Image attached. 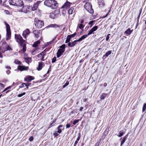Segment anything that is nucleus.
I'll return each mask as SVG.
<instances>
[{"label":"nucleus","mask_w":146,"mask_h":146,"mask_svg":"<svg viewBox=\"0 0 146 146\" xmlns=\"http://www.w3.org/2000/svg\"><path fill=\"white\" fill-rule=\"evenodd\" d=\"M79 28L81 29H83L84 27V26L82 24H81L79 25Z\"/></svg>","instance_id":"37998d69"},{"label":"nucleus","mask_w":146,"mask_h":146,"mask_svg":"<svg viewBox=\"0 0 146 146\" xmlns=\"http://www.w3.org/2000/svg\"><path fill=\"white\" fill-rule=\"evenodd\" d=\"M50 17L52 19H54L55 17V14L54 13H50Z\"/></svg>","instance_id":"c85d7f7f"},{"label":"nucleus","mask_w":146,"mask_h":146,"mask_svg":"<svg viewBox=\"0 0 146 146\" xmlns=\"http://www.w3.org/2000/svg\"><path fill=\"white\" fill-rule=\"evenodd\" d=\"M35 35V37L38 38L39 37V35L40 34V33L38 31L36 30H35L33 32Z\"/></svg>","instance_id":"4be33fe9"},{"label":"nucleus","mask_w":146,"mask_h":146,"mask_svg":"<svg viewBox=\"0 0 146 146\" xmlns=\"http://www.w3.org/2000/svg\"><path fill=\"white\" fill-rule=\"evenodd\" d=\"M133 31V30H131L130 28H128L124 32V34L127 36L130 35Z\"/></svg>","instance_id":"aec40b11"},{"label":"nucleus","mask_w":146,"mask_h":146,"mask_svg":"<svg viewBox=\"0 0 146 146\" xmlns=\"http://www.w3.org/2000/svg\"><path fill=\"white\" fill-rule=\"evenodd\" d=\"M55 39V38H53L52 39V40L50 42H49L48 43V45H49L51 43H52L53 41Z\"/></svg>","instance_id":"de8ad7c7"},{"label":"nucleus","mask_w":146,"mask_h":146,"mask_svg":"<svg viewBox=\"0 0 146 146\" xmlns=\"http://www.w3.org/2000/svg\"><path fill=\"white\" fill-rule=\"evenodd\" d=\"M27 86V84H26L25 83H22L21 85H20L19 86V88H22L24 87V86Z\"/></svg>","instance_id":"4c0bfd02"},{"label":"nucleus","mask_w":146,"mask_h":146,"mask_svg":"<svg viewBox=\"0 0 146 146\" xmlns=\"http://www.w3.org/2000/svg\"><path fill=\"white\" fill-rule=\"evenodd\" d=\"M80 135H79L78 136V138H77V139H76V140L75 141L74 143V146H76V145L77 143H78V141L80 139Z\"/></svg>","instance_id":"a878e982"},{"label":"nucleus","mask_w":146,"mask_h":146,"mask_svg":"<svg viewBox=\"0 0 146 146\" xmlns=\"http://www.w3.org/2000/svg\"><path fill=\"white\" fill-rule=\"evenodd\" d=\"M25 62L28 64H29L31 63L32 61V59L31 58L29 57L24 58Z\"/></svg>","instance_id":"5701e85b"},{"label":"nucleus","mask_w":146,"mask_h":146,"mask_svg":"<svg viewBox=\"0 0 146 146\" xmlns=\"http://www.w3.org/2000/svg\"><path fill=\"white\" fill-rule=\"evenodd\" d=\"M70 126V125L69 124H67L66 125V128H69Z\"/></svg>","instance_id":"09e8293b"},{"label":"nucleus","mask_w":146,"mask_h":146,"mask_svg":"<svg viewBox=\"0 0 146 146\" xmlns=\"http://www.w3.org/2000/svg\"><path fill=\"white\" fill-rule=\"evenodd\" d=\"M107 94L105 93H103L100 96V98L101 100L104 99L107 96Z\"/></svg>","instance_id":"393cba45"},{"label":"nucleus","mask_w":146,"mask_h":146,"mask_svg":"<svg viewBox=\"0 0 146 146\" xmlns=\"http://www.w3.org/2000/svg\"><path fill=\"white\" fill-rule=\"evenodd\" d=\"M48 76L47 75V74H45L44 75L43 77L45 78H46Z\"/></svg>","instance_id":"13d9d810"},{"label":"nucleus","mask_w":146,"mask_h":146,"mask_svg":"<svg viewBox=\"0 0 146 146\" xmlns=\"http://www.w3.org/2000/svg\"><path fill=\"white\" fill-rule=\"evenodd\" d=\"M44 56H42V58H41V60L42 61H44Z\"/></svg>","instance_id":"6e6d98bb"},{"label":"nucleus","mask_w":146,"mask_h":146,"mask_svg":"<svg viewBox=\"0 0 146 146\" xmlns=\"http://www.w3.org/2000/svg\"><path fill=\"white\" fill-rule=\"evenodd\" d=\"M30 84H31V83H27V86H26L27 87V89L28 88V86Z\"/></svg>","instance_id":"bf43d9fd"},{"label":"nucleus","mask_w":146,"mask_h":146,"mask_svg":"<svg viewBox=\"0 0 146 146\" xmlns=\"http://www.w3.org/2000/svg\"><path fill=\"white\" fill-rule=\"evenodd\" d=\"M74 9V8L72 7H71L69 10L68 11V13L69 14H72V12L73 11Z\"/></svg>","instance_id":"bb28decb"},{"label":"nucleus","mask_w":146,"mask_h":146,"mask_svg":"<svg viewBox=\"0 0 146 146\" xmlns=\"http://www.w3.org/2000/svg\"><path fill=\"white\" fill-rule=\"evenodd\" d=\"M0 86H1L3 88H4L5 85L3 84L0 83Z\"/></svg>","instance_id":"8fccbe9b"},{"label":"nucleus","mask_w":146,"mask_h":146,"mask_svg":"<svg viewBox=\"0 0 146 146\" xmlns=\"http://www.w3.org/2000/svg\"><path fill=\"white\" fill-rule=\"evenodd\" d=\"M88 0H85L84 1L85 2H86L84 6V8L85 9L91 14L93 13L94 11L92 9V5L91 4L90 2H87Z\"/></svg>","instance_id":"7ed1b4c3"},{"label":"nucleus","mask_w":146,"mask_h":146,"mask_svg":"<svg viewBox=\"0 0 146 146\" xmlns=\"http://www.w3.org/2000/svg\"><path fill=\"white\" fill-rule=\"evenodd\" d=\"M83 107H81L80 108L79 110L80 111H82V110L83 109Z\"/></svg>","instance_id":"0e129e2a"},{"label":"nucleus","mask_w":146,"mask_h":146,"mask_svg":"<svg viewBox=\"0 0 146 146\" xmlns=\"http://www.w3.org/2000/svg\"><path fill=\"white\" fill-rule=\"evenodd\" d=\"M71 39L70 38L69 36V37L68 35L66 39V40L65 43L70 42V41Z\"/></svg>","instance_id":"c756f323"},{"label":"nucleus","mask_w":146,"mask_h":146,"mask_svg":"<svg viewBox=\"0 0 146 146\" xmlns=\"http://www.w3.org/2000/svg\"><path fill=\"white\" fill-rule=\"evenodd\" d=\"M25 93L23 92V93H21V94H18L17 95V96L19 97H21L22 96H23L25 95Z\"/></svg>","instance_id":"a19ab883"},{"label":"nucleus","mask_w":146,"mask_h":146,"mask_svg":"<svg viewBox=\"0 0 146 146\" xmlns=\"http://www.w3.org/2000/svg\"><path fill=\"white\" fill-rule=\"evenodd\" d=\"M125 142V141H124V140H122V141H121V146H122V145L123 144V143Z\"/></svg>","instance_id":"864d4df0"},{"label":"nucleus","mask_w":146,"mask_h":146,"mask_svg":"<svg viewBox=\"0 0 146 146\" xmlns=\"http://www.w3.org/2000/svg\"><path fill=\"white\" fill-rule=\"evenodd\" d=\"M5 23L6 25L7 33V39H9L10 38L11 35L10 27L9 25L7 24L6 22H5Z\"/></svg>","instance_id":"6e6552de"},{"label":"nucleus","mask_w":146,"mask_h":146,"mask_svg":"<svg viewBox=\"0 0 146 146\" xmlns=\"http://www.w3.org/2000/svg\"><path fill=\"white\" fill-rule=\"evenodd\" d=\"M141 11L140 12V13H139V14L138 17V18H137V19H139V18L140 17V14H141Z\"/></svg>","instance_id":"052dcab7"},{"label":"nucleus","mask_w":146,"mask_h":146,"mask_svg":"<svg viewBox=\"0 0 146 146\" xmlns=\"http://www.w3.org/2000/svg\"><path fill=\"white\" fill-rule=\"evenodd\" d=\"M29 139L30 141H32L33 140V138L32 136H31L29 137Z\"/></svg>","instance_id":"49530a36"},{"label":"nucleus","mask_w":146,"mask_h":146,"mask_svg":"<svg viewBox=\"0 0 146 146\" xmlns=\"http://www.w3.org/2000/svg\"><path fill=\"white\" fill-rule=\"evenodd\" d=\"M14 62L15 63L17 64H21V62L18 59H15L14 61Z\"/></svg>","instance_id":"473e14b6"},{"label":"nucleus","mask_w":146,"mask_h":146,"mask_svg":"<svg viewBox=\"0 0 146 146\" xmlns=\"http://www.w3.org/2000/svg\"><path fill=\"white\" fill-rule=\"evenodd\" d=\"M55 26V25L54 24H50V25L48 26H47L46 27V28H50V27H54Z\"/></svg>","instance_id":"79ce46f5"},{"label":"nucleus","mask_w":146,"mask_h":146,"mask_svg":"<svg viewBox=\"0 0 146 146\" xmlns=\"http://www.w3.org/2000/svg\"><path fill=\"white\" fill-rule=\"evenodd\" d=\"M28 68V67L25 66H18V69L21 71L27 70Z\"/></svg>","instance_id":"dca6fc26"},{"label":"nucleus","mask_w":146,"mask_h":146,"mask_svg":"<svg viewBox=\"0 0 146 146\" xmlns=\"http://www.w3.org/2000/svg\"><path fill=\"white\" fill-rule=\"evenodd\" d=\"M127 137V135L125 136L123 138V140L124 141H125L126 140Z\"/></svg>","instance_id":"3c124183"},{"label":"nucleus","mask_w":146,"mask_h":146,"mask_svg":"<svg viewBox=\"0 0 146 146\" xmlns=\"http://www.w3.org/2000/svg\"><path fill=\"white\" fill-rule=\"evenodd\" d=\"M94 22V21H90L89 23H88V24L90 25H91L90 26V27H91L92 25L93 24V23Z\"/></svg>","instance_id":"c03bdc74"},{"label":"nucleus","mask_w":146,"mask_h":146,"mask_svg":"<svg viewBox=\"0 0 146 146\" xmlns=\"http://www.w3.org/2000/svg\"><path fill=\"white\" fill-rule=\"evenodd\" d=\"M107 86V84L106 83H105L104 84V87H106Z\"/></svg>","instance_id":"680f3d73"},{"label":"nucleus","mask_w":146,"mask_h":146,"mask_svg":"<svg viewBox=\"0 0 146 146\" xmlns=\"http://www.w3.org/2000/svg\"><path fill=\"white\" fill-rule=\"evenodd\" d=\"M76 35V33H74L73 34L68 35L69 37V36L70 38H73L74 36Z\"/></svg>","instance_id":"58836bf2"},{"label":"nucleus","mask_w":146,"mask_h":146,"mask_svg":"<svg viewBox=\"0 0 146 146\" xmlns=\"http://www.w3.org/2000/svg\"><path fill=\"white\" fill-rule=\"evenodd\" d=\"M146 109V103H145L144 104L143 109H142V112H144Z\"/></svg>","instance_id":"f704fd0d"},{"label":"nucleus","mask_w":146,"mask_h":146,"mask_svg":"<svg viewBox=\"0 0 146 146\" xmlns=\"http://www.w3.org/2000/svg\"><path fill=\"white\" fill-rule=\"evenodd\" d=\"M55 29L56 28V27H58V25H57L55 24Z\"/></svg>","instance_id":"338daca9"},{"label":"nucleus","mask_w":146,"mask_h":146,"mask_svg":"<svg viewBox=\"0 0 146 146\" xmlns=\"http://www.w3.org/2000/svg\"><path fill=\"white\" fill-rule=\"evenodd\" d=\"M69 84V82L68 81H67L66 82V83L63 85V88H64L66 87Z\"/></svg>","instance_id":"e433bc0d"},{"label":"nucleus","mask_w":146,"mask_h":146,"mask_svg":"<svg viewBox=\"0 0 146 146\" xmlns=\"http://www.w3.org/2000/svg\"><path fill=\"white\" fill-rule=\"evenodd\" d=\"M15 38L16 39V41L19 43L21 46L23 47L24 44H26L25 40H23L20 35L15 34Z\"/></svg>","instance_id":"20e7f679"},{"label":"nucleus","mask_w":146,"mask_h":146,"mask_svg":"<svg viewBox=\"0 0 146 146\" xmlns=\"http://www.w3.org/2000/svg\"><path fill=\"white\" fill-rule=\"evenodd\" d=\"M63 127V125H60L58 126L57 128V132H55V137L58 135L59 134H59L61 133L62 131V128Z\"/></svg>","instance_id":"9b49d317"},{"label":"nucleus","mask_w":146,"mask_h":146,"mask_svg":"<svg viewBox=\"0 0 146 146\" xmlns=\"http://www.w3.org/2000/svg\"><path fill=\"white\" fill-rule=\"evenodd\" d=\"M55 62V57H54L52 59V62L54 63Z\"/></svg>","instance_id":"4d7b16f0"},{"label":"nucleus","mask_w":146,"mask_h":146,"mask_svg":"<svg viewBox=\"0 0 146 146\" xmlns=\"http://www.w3.org/2000/svg\"><path fill=\"white\" fill-rule=\"evenodd\" d=\"M84 23V20H82L81 21V24H82Z\"/></svg>","instance_id":"69168bd1"},{"label":"nucleus","mask_w":146,"mask_h":146,"mask_svg":"<svg viewBox=\"0 0 146 146\" xmlns=\"http://www.w3.org/2000/svg\"><path fill=\"white\" fill-rule=\"evenodd\" d=\"M79 42L78 40H74L72 42H69L68 44V46L70 47H73L76 44L77 42Z\"/></svg>","instance_id":"ddd939ff"},{"label":"nucleus","mask_w":146,"mask_h":146,"mask_svg":"<svg viewBox=\"0 0 146 146\" xmlns=\"http://www.w3.org/2000/svg\"><path fill=\"white\" fill-rule=\"evenodd\" d=\"M44 66V63L42 62H40L38 63V66L37 67V69L38 70H40Z\"/></svg>","instance_id":"f3484780"},{"label":"nucleus","mask_w":146,"mask_h":146,"mask_svg":"<svg viewBox=\"0 0 146 146\" xmlns=\"http://www.w3.org/2000/svg\"><path fill=\"white\" fill-rule=\"evenodd\" d=\"M81 120V119L74 120V121L73 124L74 125H75L77 123H78V121Z\"/></svg>","instance_id":"ea45409f"},{"label":"nucleus","mask_w":146,"mask_h":146,"mask_svg":"<svg viewBox=\"0 0 146 146\" xmlns=\"http://www.w3.org/2000/svg\"><path fill=\"white\" fill-rule=\"evenodd\" d=\"M110 34H109L106 36V41H108V39H109V38H110L109 36H110Z\"/></svg>","instance_id":"a18cd8bd"},{"label":"nucleus","mask_w":146,"mask_h":146,"mask_svg":"<svg viewBox=\"0 0 146 146\" xmlns=\"http://www.w3.org/2000/svg\"><path fill=\"white\" fill-rule=\"evenodd\" d=\"M30 9V6L28 5H25L23 6L21 9L19 11L20 12H22L25 13H27L29 11V9Z\"/></svg>","instance_id":"1a4fd4ad"},{"label":"nucleus","mask_w":146,"mask_h":146,"mask_svg":"<svg viewBox=\"0 0 146 146\" xmlns=\"http://www.w3.org/2000/svg\"><path fill=\"white\" fill-rule=\"evenodd\" d=\"M98 4L100 8L103 7L105 5L104 0H99Z\"/></svg>","instance_id":"6ab92c4d"},{"label":"nucleus","mask_w":146,"mask_h":146,"mask_svg":"<svg viewBox=\"0 0 146 146\" xmlns=\"http://www.w3.org/2000/svg\"><path fill=\"white\" fill-rule=\"evenodd\" d=\"M66 45L65 44H63L60 47V48L58 50L56 53V56L57 58L60 56L65 51Z\"/></svg>","instance_id":"0eeeda50"},{"label":"nucleus","mask_w":146,"mask_h":146,"mask_svg":"<svg viewBox=\"0 0 146 146\" xmlns=\"http://www.w3.org/2000/svg\"><path fill=\"white\" fill-rule=\"evenodd\" d=\"M41 3V1H38L36 3H35L34 5L32 7H30V9L31 8L32 10L33 11H34L36 10L38 7V5Z\"/></svg>","instance_id":"9d476101"},{"label":"nucleus","mask_w":146,"mask_h":146,"mask_svg":"<svg viewBox=\"0 0 146 146\" xmlns=\"http://www.w3.org/2000/svg\"><path fill=\"white\" fill-rule=\"evenodd\" d=\"M89 35H88V33L87 34L85 35H82L79 39L78 40V41H81L82 40L86 38Z\"/></svg>","instance_id":"412c9836"},{"label":"nucleus","mask_w":146,"mask_h":146,"mask_svg":"<svg viewBox=\"0 0 146 146\" xmlns=\"http://www.w3.org/2000/svg\"><path fill=\"white\" fill-rule=\"evenodd\" d=\"M124 133L123 131H119V134L117 135L118 137H120L123 135Z\"/></svg>","instance_id":"7c9ffc66"},{"label":"nucleus","mask_w":146,"mask_h":146,"mask_svg":"<svg viewBox=\"0 0 146 146\" xmlns=\"http://www.w3.org/2000/svg\"><path fill=\"white\" fill-rule=\"evenodd\" d=\"M8 89H7V88H5L4 90L3 91V92H5V91H7V90H8Z\"/></svg>","instance_id":"e2e57ef3"},{"label":"nucleus","mask_w":146,"mask_h":146,"mask_svg":"<svg viewBox=\"0 0 146 146\" xmlns=\"http://www.w3.org/2000/svg\"><path fill=\"white\" fill-rule=\"evenodd\" d=\"M46 54V50H44L42 52L40 53L38 55H41V56H44Z\"/></svg>","instance_id":"2f4dec72"},{"label":"nucleus","mask_w":146,"mask_h":146,"mask_svg":"<svg viewBox=\"0 0 146 146\" xmlns=\"http://www.w3.org/2000/svg\"><path fill=\"white\" fill-rule=\"evenodd\" d=\"M7 88V89H9L11 88V86H9V87H8Z\"/></svg>","instance_id":"774afa93"},{"label":"nucleus","mask_w":146,"mask_h":146,"mask_svg":"<svg viewBox=\"0 0 146 146\" xmlns=\"http://www.w3.org/2000/svg\"><path fill=\"white\" fill-rule=\"evenodd\" d=\"M111 53V50H109L106 52L105 54L103 56V57L104 56H106V57H108L109 55Z\"/></svg>","instance_id":"cd10ccee"},{"label":"nucleus","mask_w":146,"mask_h":146,"mask_svg":"<svg viewBox=\"0 0 146 146\" xmlns=\"http://www.w3.org/2000/svg\"><path fill=\"white\" fill-rule=\"evenodd\" d=\"M30 33V31L29 29H27L23 31L22 35L26 39L27 35H29Z\"/></svg>","instance_id":"f8f14e48"},{"label":"nucleus","mask_w":146,"mask_h":146,"mask_svg":"<svg viewBox=\"0 0 146 146\" xmlns=\"http://www.w3.org/2000/svg\"><path fill=\"white\" fill-rule=\"evenodd\" d=\"M71 3L67 1L65 3L64 5L61 7V8H64L66 9L70 7Z\"/></svg>","instance_id":"2eb2a0df"},{"label":"nucleus","mask_w":146,"mask_h":146,"mask_svg":"<svg viewBox=\"0 0 146 146\" xmlns=\"http://www.w3.org/2000/svg\"><path fill=\"white\" fill-rule=\"evenodd\" d=\"M5 68H6L7 69H11V67L10 66H6L5 67Z\"/></svg>","instance_id":"5fc2aeb1"},{"label":"nucleus","mask_w":146,"mask_h":146,"mask_svg":"<svg viewBox=\"0 0 146 146\" xmlns=\"http://www.w3.org/2000/svg\"><path fill=\"white\" fill-rule=\"evenodd\" d=\"M9 2L11 5L18 7H21L23 5L22 0H9Z\"/></svg>","instance_id":"f03ea898"},{"label":"nucleus","mask_w":146,"mask_h":146,"mask_svg":"<svg viewBox=\"0 0 146 146\" xmlns=\"http://www.w3.org/2000/svg\"><path fill=\"white\" fill-rule=\"evenodd\" d=\"M40 44V41L39 40H37L34 43L33 46V47H37Z\"/></svg>","instance_id":"b1692460"},{"label":"nucleus","mask_w":146,"mask_h":146,"mask_svg":"<svg viewBox=\"0 0 146 146\" xmlns=\"http://www.w3.org/2000/svg\"><path fill=\"white\" fill-rule=\"evenodd\" d=\"M44 4L52 9H55V0H45Z\"/></svg>","instance_id":"39448f33"},{"label":"nucleus","mask_w":146,"mask_h":146,"mask_svg":"<svg viewBox=\"0 0 146 146\" xmlns=\"http://www.w3.org/2000/svg\"><path fill=\"white\" fill-rule=\"evenodd\" d=\"M34 78L33 77L30 76H28L25 78L24 80L28 82H30L32 80H34Z\"/></svg>","instance_id":"4468645a"},{"label":"nucleus","mask_w":146,"mask_h":146,"mask_svg":"<svg viewBox=\"0 0 146 146\" xmlns=\"http://www.w3.org/2000/svg\"><path fill=\"white\" fill-rule=\"evenodd\" d=\"M23 47L22 50H23V52L24 53L26 51V44H24L23 46Z\"/></svg>","instance_id":"72a5a7b5"},{"label":"nucleus","mask_w":146,"mask_h":146,"mask_svg":"<svg viewBox=\"0 0 146 146\" xmlns=\"http://www.w3.org/2000/svg\"><path fill=\"white\" fill-rule=\"evenodd\" d=\"M34 23L35 25L38 29L42 28L44 25L43 22L39 20L38 18H35L34 20Z\"/></svg>","instance_id":"423d86ee"},{"label":"nucleus","mask_w":146,"mask_h":146,"mask_svg":"<svg viewBox=\"0 0 146 146\" xmlns=\"http://www.w3.org/2000/svg\"><path fill=\"white\" fill-rule=\"evenodd\" d=\"M6 73L8 74H9L11 73V72L10 70H8L6 71Z\"/></svg>","instance_id":"603ef678"},{"label":"nucleus","mask_w":146,"mask_h":146,"mask_svg":"<svg viewBox=\"0 0 146 146\" xmlns=\"http://www.w3.org/2000/svg\"><path fill=\"white\" fill-rule=\"evenodd\" d=\"M7 0H0V4L4 5Z\"/></svg>","instance_id":"c9c22d12"},{"label":"nucleus","mask_w":146,"mask_h":146,"mask_svg":"<svg viewBox=\"0 0 146 146\" xmlns=\"http://www.w3.org/2000/svg\"><path fill=\"white\" fill-rule=\"evenodd\" d=\"M0 45V50L3 53H4L6 51L11 50L7 42L4 41H1Z\"/></svg>","instance_id":"f257e3e1"},{"label":"nucleus","mask_w":146,"mask_h":146,"mask_svg":"<svg viewBox=\"0 0 146 146\" xmlns=\"http://www.w3.org/2000/svg\"><path fill=\"white\" fill-rule=\"evenodd\" d=\"M98 27L97 26H95L93 27L89 32L88 35H90L92 33L96 31L98 29Z\"/></svg>","instance_id":"a211bd4d"}]
</instances>
